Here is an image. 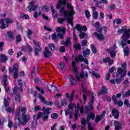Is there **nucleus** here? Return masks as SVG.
I'll list each match as a JSON object with an SVG mask.
<instances>
[{"label": "nucleus", "mask_w": 130, "mask_h": 130, "mask_svg": "<svg viewBox=\"0 0 130 130\" xmlns=\"http://www.w3.org/2000/svg\"><path fill=\"white\" fill-rule=\"evenodd\" d=\"M66 4H67L66 0H59V3L56 6V9H59L60 8V12L62 14L64 18L67 19L68 23L73 27L74 26L73 20H74V16L76 15V12H75L73 6L70 3L67 4V8L69 11L64 10V6H66Z\"/></svg>", "instance_id": "1"}, {"label": "nucleus", "mask_w": 130, "mask_h": 130, "mask_svg": "<svg viewBox=\"0 0 130 130\" xmlns=\"http://www.w3.org/2000/svg\"><path fill=\"white\" fill-rule=\"evenodd\" d=\"M27 112V108L25 107H18L16 110V117L17 118L20 124H23L25 125L27 124L28 120L30 119L29 115H25Z\"/></svg>", "instance_id": "2"}, {"label": "nucleus", "mask_w": 130, "mask_h": 130, "mask_svg": "<svg viewBox=\"0 0 130 130\" xmlns=\"http://www.w3.org/2000/svg\"><path fill=\"white\" fill-rule=\"evenodd\" d=\"M117 35L123 34L121 38L122 41H121V44L123 48L124 46H126L127 44H130V40H128L130 39V28L126 26H123L117 31Z\"/></svg>", "instance_id": "3"}, {"label": "nucleus", "mask_w": 130, "mask_h": 130, "mask_svg": "<svg viewBox=\"0 0 130 130\" xmlns=\"http://www.w3.org/2000/svg\"><path fill=\"white\" fill-rule=\"evenodd\" d=\"M81 87L82 88V90L84 93L83 96L84 102H86L87 96H88L89 94H91L90 101L88 103V106L85 107V113H87V112L93 109V103H94V95L92 93H91V92L87 91V90H86V87H85V85L81 84Z\"/></svg>", "instance_id": "4"}, {"label": "nucleus", "mask_w": 130, "mask_h": 130, "mask_svg": "<svg viewBox=\"0 0 130 130\" xmlns=\"http://www.w3.org/2000/svg\"><path fill=\"white\" fill-rule=\"evenodd\" d=\"M97 31L99 33L102 34L94 32L93 34V36H95V37L98 38V40H104L105 37H104L103 34H105V32L107 31V27H106V26H103V27L100 28Z\"/></svg>", "instance_id": "5"}, {"label": "nucleus", "mask_w": 130, "mask_h": 130, "mask_svg": "<svg viewBox=\"0 0 130 130\" xmlns=\"http://www.w3.org/2000/svg\"><path fill=\"white\" fill-rule=\"evenodd\" d=\"M13 22H14V21L12 19V18L9 17H7L4 19L0 20L1 29H6V28H8V27H9L10 25V24H12Z\"/></svg>", "instance_id": "6"}, {"label": "nucleus", "mask_w": 130, "mask_h": 130, "mask_svg": "<svg viewBox=\"0 0 130 130\" xmlns=\"http://www.w3.org/2000/svg\"><path fill=\"white\" fill-rule=\"evenodd\" d=\"M117 72L118 73H114V78H117V77H119L120 76V78L121 80H122L123 78L125 76V75H126V70L122 69V68L119 67L118 68Z\"/></svg>", "instance_id": "7"}, {"label": "nucleus", "mask_w": 130, "mask_h": 130, "mask_svg": "<svg viewBox=\"0 0 130 130\" xmlns=\"http://www.w3.org/2000/svg\"><path fill=\"white\" fill-rule=\"evenodd\" d=\"M41 117L42 118L43 120H47V119H48V115H47V114H45L44 113L40 112L38 113L37 116H34L33 119L36 121Z\"/></svg>", "instance_id": "8"}, {"label": "nucleus", "mask_w": 130, "mask_h": 130, "mask_svg": "<svg viewBox=\"0 0 130 130\" xmlns=\"http://www.w3.org/2000/svg\"><path fill=\"white\" fill-rule=\"evenodd\" d=\"M116 45L115 44L113 46V48H110L107 50V52L109 53L110 57L111 58H114L115 56H116Z\"/></svg>", "instance_id": "9"}, {"label": "nucleus", "mask_w": 130, "mask_h": 130, "mask_svg": "<svg viewBox=\"0 0 130 130\" xmlns=\"http://www.w3.org/2000/svg\"><path fill=\"white\" fill-rule=\"evenodd\" d=\"M56 31L58 33L57 35V37L61 39H63V34H64V32H66V29L64 27H58Z\"/></svg>", "instance_id": "10"}, {"label": "nucleus", "mask_w": 130, "mask_h": 130, "mask_svg": "<svg viewBox=\"0 0 130 130\" xmlns=\"http://www.w3.org/2000/svg\"><path fill=\"white\" fill-rule=\"evenodd\" d=\"M75 60L76 62H79V60L80 62H84L86 64H89V60L87 58L84 59V56L82 55H79L78 58L76 57Z\"/></svg>", "instance_id": "11"}, {"label": "nucleus", "mask_w": 130, "mask_h": 130, "mask_svg": "<svg viewBox=\"0 0 130 130\" xmlns=\"http://www.w3.org/2000/svg\"><path fill=\"white\" fill-rule=\"evenodd\" d=\"M39 98L40 99L41 101L43 102L44 104H46V105H49V106H52V104H53V103L52 102H47V101H45V98L42 96V94L39 93Z\"/></svg>", "instance_id": "12"}, {"label": "nucleus", "mask_w": 130, "mask_h": 130, "mask_svg": "<svg viewBox=\"0 0 130 130\" xmlns=\"http://www.w3.org/2000/svg\"><path fill=\"white\" fill-rule=\"evenodd\" d=\"M13 91L14 92V97L15 101L16 102L20 103V102H21V97L20 96V94L17 93V91H18V87H15L13 89Z\"/></svg>", "instance_id": "13"}, {"label": "nucleus", "mask_w": 130, "mask_h": 130, "mask_svg": "<svg viewBox=\"0 0 130 130\" xmlns=\"http://www.w3.org/2000/svg\"><path fill=\"white\" fill-rule=\"evenodd\" d=\"M80 76L76 75V80L78 82H81L82 81V79H84V78H87L88 77V74L87 72H81L80 74Z\"/></svg>", "instance_id": "14"}, {"label": "nucleus", "mask_w": 130, "mask_h": 130, "mask_svg": "<svg viewBox=\"0 0 130 130\" xmlns=\"http://www.w3.org/2000/svg\"><path fill=\"white\" fill-rule=\"evenodd\" d=\"M34 1H31L29 3L30 5L27 7V11L28 12H32V11H35L37 9V6L34 5Z\"/></svg>", "instance_id": "15"}, {"label": "nucleus", "mask_w": 130, "mask_h": 130, "mask_svg": "<svg viewBox=\"0 0 130 130\" xmlns=\"http://www.w3.org/2000/svg\"><path fill=\"white\" fill-rule=\"evenodd\" d=\"M34 43L35 44V45H36V49H35V53L36 55H38L39 53V51H41V48L40 47V44H39V43L38 42H37L35 40L33 41Z\"/></svg>", "instance_id": "16"}, {"label": "nucleus", "mask_w": 130, "mask_h": 130, "mask_svg": "<svg viewBox=\"0 0 130 130\" xmlns=\"http://www.w3.org/2000/svg\"><path fill=\"white\" fill-rule=\"evenodd\" d=\"M19 66H18V64H15L13 66V73H14V78L15 79L18 78V69Z\"/></svg>", "instance_id": "17"}, {"label": "nucleus", "mask_w": 130, "mask_h": 130, "mask_svg": "<svg viewBox=\"0 0 130 130\" xmlns=\"http://www.w3.org/2000/svg\"><path fill=\"white\" fill-rule=\"evenodd\" d=\"M112 114L115 119H117L118 118V116H119V112L116 109H113Z\"/></svg>", "instance_id": "18"}, {"label": "nucleus", "mask_w": 130, "mask_h": 130, "mask_svg": "<svg viewBox=\"0 0 130 130\" xmlns=\"http://www.w3.org/2000/svg\"><path fill=\"white\" fill-rule=\"evenodd\" d=\"M4 87L6 91V92H10V88L7 86V82L8 81V78L7 77V76L5 75L4 76Z\"/></svg>", "instance_id": "19"}, {"label": "nucleus", "mask_w": 130, "mask_h": 130, "mask_svg": "<svg viewBox=\"0 0 130 130\" xmlns=\"http://www.w3.org/2000/svg\"><path fill=\"white\" fill-rule=\"evenodd\" d=\"M121 82H122V80L119 78L111 79L110 80V83H111L112 85H114V84H120Z\"/></svg>", "instance_id": "20"}, {"label": "nucleus", "mask_w": 130, "mask_h": 130, "mask_svg": "<svg viewBox=\"0 0 130 130\" xmlns=\"http://www.w3.org/2000/svg\"><path fill=\"white\" fill-rule=\"evenodd\" d=\"M70 85H71V86H75L77 85V80H76L75 77H74L73 76H70Z\"/></svg>", "instance_id": "21"}, {"label": "nucleus", "mask_w": 130, "mask_h": 130, "mask_svg": "<svg viewBox=\"0 0 130 130\" xmlns=\"http://www.w3.org/2000/svg\"><path fill=\"white\" fill-rule=\"evenodd\" d=\"M105 111H103L100 116H98L95 119V122H99V121H100V120H101V119H102L103 117L105 116Z\"/></svg>", "instance_id": "22"}, {"label": "nucleus", "mask_w": 130, "mask_h": 130, "mask_svg": "<svg viewBox=\"0 0 130 130\" xmlns=\"http://www.w3.org/2000/svg\"><path fill=\"white\" fill-rule=\"evenodd\" d=\"M79 110H80V105L78 104L75 108V114L74 115L75 119H76V120L78 119V117L79 116Z\"/></svg>", "instance_id": "23"}, {"label": "nucleus", "mask_w": 130, "mask_h": 130, "mask_svg": "<svg viewBox=\"0 0 130 130\" xmlns=\"http://www.w3.org/2000/svg\"><path fill=\"white\" fill-rule=\"evenodd\" d=\"M114 123L115 126V130H119L121 129V124L120 123L117 121H114Z\"/></svg>", "instance_id": "24"}, {"label": "nucleus", "mask_w": 130, "mask_h": 130, "mask_svg": "<svg viewBox=\"0 0 130 130\" xmlns=\"http://www.w3.org/2000/svg\"><path fill=\"white\" fill-rule=\"evenodd\" d=\"M123 52H124V56L125 57H127L128 56V55H129V47H128V46H126L125 47L124 49H123Z\"/></svg>", "instance_id": "25"}, {"label": "nucleus", "mask_w": 130, "mask_h": 130, "mask_svg": "<svg viewBox=\"0 0 130 130\" xmlns=\"http://www.w3.org/2000/svg\"><path fill=\"white\" fill-rule=\"evenodd\" d=\"M45 57H49L50 55H51V52L48 49V48L45 47V52L44 54Z\"/></svg>", "instance_id": "26"}, {"label": "nucleus", "mask_w": 130, "mask_h": 130, "mask_svg": "<svg viewBox=\"0 0 130 130\" xmlns=\"http://www.w3.org/2000/svg\"><path fill=\"white\" fill-rule=\"evenodd\" d=\"M103 62H109V66H111L112 64H113V60L110 59V57L105 58L103 59Z\"/></svg>", "instance_id": "27"}, {"label": "nucleus", "mask_w": 130, "mask_h": 130, "mask_svg": "<svg viewBox=\"0 0 130 130\" xmlns=\"http://www.w3.org/2000/svg\"><path fill=\"white\" fill-rule=\"evenodd\" d=\"M7 61V56L2 54L0 55V62H5Z\"/></svg>", "instance_id": "28"}, {"label": "nucleus", "mask_w": 130, "mask_h": 130, "mask_svg": "<svg viewBox=\"0 0 130 130\" xmlns=\"http://www.w3.org/2000/svg\"><path fill=\"white\" fill-rule=\"evenodd\" d=\"M47 89L50 92H51V91H53V92H56V87L54 86V85L47 86Z\"/></svg>", "instance_id": "29"}, {"label": "nucleus", "mask_w": 130, "mask_h": 130, "mask_svg": "<svg viewBox=\"0 0 130 130\" xmlns=\"http://www.w3.org/2000/svg\"><path fill=\"white\" fill-rule=\"evenodd\" d=\"M51 11L53 15V18H56V17H57V14L55 13V10H54V8L53 5H51Z\"/></svg>", "instance_id": "30"}, {"label": "nucleus", "mask_w": 130, "mask_h": 130, "mask_svg": "<svg viewBox=\"0 0 130 130\" xmlns=\"http://www.w3.org/2000/svg\"><path fill=\"white\" fill-rule=\"evenodd\" d=\"M90 53H91V51L89 49H87L83 51V54L84 57H86L87 55H89Z\"/></svg>", "instance_id": "31"}, {"label": "nucleus", "mask_w": 130, "mask_h": 130, "mask_svg": "<svg viewBox=\"0 0 130 130\" xmlns=\"http://www.w3.org/2000/svg\"><path fill=\"white\" fill-rule=\"evenodd\" d=\"M72 66L73 67L74 72H75L76 74H78V69L77 68V67H76V62L74 61H72Z\"/></svg>", "instance_id": "32"}, {"label": "nucleus", "mask_w": 130, "mask_h": 130, "mask_svg": "<svg viewBox=\"0 0 130 130\" xmlns=\"http://www.w3.org/2000/svg\"><path fill=\"white\" fill-rule=\"evenodd\" d=\"M87 120H89V119H95V114H94V113L89 114L87 117Z\"/></svg>", "instance_id": "33"}, {"label": "nucleus", "mask_w": 130, "mask_h": 130, "mask_svg": "<svg viewBox=\"0 0 130 130\" xmlns=\"http://www.w3.org/2000/svg\"><path fill=\"white\" fill-rule=\"evenodd\" d=\"M93 18L95 20H98V18L99 17V14L97 11H94L92 14Z\"/></svg>", "instance_id": "34"}, {"label": "nucleus", "mask_w": 130, "mask_h": 130, "mask_svg": "<svg viewBox=\"0 0 130 130\" xmlns=\"http://www.w3.org/2000/svg\"><path fill=\"white\" fill-rule=\"evenodd\" d=\"M122 23V20L120 18H117L114 20V23L116 25H120V24H121Z\"/></svg>", "instance_id": "35"}, {"label": "nucleus", "mask_w": 130, "mask_h": 130, "mask_svg": "<svg viewBox=\"0 0 130 130\" xmlns=\"http://www.w3.org/2000/svg\"><path fill=\"white\" fill-rule=\"evenodd\" d=\"M90 47L91 48V51H92L93 53H94L95 54L97 52V49L93 44H91Z\"/></svg>", "instance_id": "36"}, {"label": "nucleus", "mask_w": 130, "mask_h": 130, "mask_svg": "<svg viewBox=\"0 0 130 130\" xmlns=\"http://www.w3.org/2000/svg\"><path fill=\"white\" fill-rule=\"evenodd\" d=\"M70 43H71V38H68L65 42H61V44H64L66 46H68Z\"/></svg>", "instance_id": "37"}, {"label": "nucleus", "mask_w": 130, "mask_h": 130, "mask_svg": "<svg viewBox=\"0 0 130 130\" xmlns=\"http://www.w3.org/2000/svg\"><path fill=\"white\" fill-rule=\"evenodd\" d=\"M9 101H10V99L8 97L7 99H4V104L5 107L9 106Z\"/></svg>", "instance_id": "38"}, {"label": "nucleus", "mask_w": 130, "mask_h": 130, "mask_svg": "<svg viewBox=\"0 0 130 130\" xmlns=\"http://www.w3.org/2000/svg\"><path fill=\"white\" fill-rule=\"evenodd\" d=\"M64 66H66V64L63 62H60L59 64H58V70H62V69L64 68Z\"/></svg>", "instance_id": "39"}, {"label": "nucleus", "mask_w": 130, "mask_h": 130, "mask_svg": "<svg viewBox=\"0 0 130 130\" xmlns=\"http://www.w3.org/2000/svg\"><path fill=\"white\" fill-rule=\"evenodd\" d=\"M85 15L87 19H90L91 17V14H90V12L88 10H86L85 11Z\"/></svg>", "instance_id": "40"}, {"label": "nucleus", "mask_w": 130, "mask_h": 130, "mask_svg": "<svg viewBox=\"0 0 130 130\" xmlns=\"http://www.w3.org/2000/svg\"><path fill=\"white\" fill-rule=\"evenodd\" d=\"M20 18L21 19H25V20H28V19H29V16L26 14H23L20 15Z\"/></svg>", "instance_id": "41"}, {"label": "nucleus", "mask_w": 130, "mask_h": 130, "mask_svg": "<svg viewBox=\"0 0 130 130\" xmlns=\"http://www.w3.org/2000/svg\"><path fill=\"white\" fill-rule=\"evenodd\" d=\"M49 49L52 50V51H53L54 49H55V46H54V44H49L48 45Z\"/></svg>", "instance_id": "42"}, {"label": "nucleus", "mask_w": 130, "mask_h": 130, "mask_svg": "<svg viewBox=\"0 0 130 130\" xmlns=\"http://www.w3.org/2000/svg\"><path fill=\"white\" fill-rule=\"evenodd\" d=\"M35 106V112H37V111H39V110H41V107L38 105H34Z\"/></svg>", "instance_id": "43"}, {"label": "nucleus", "mask_w": 130, "mask_h": 130, "mask_svg": "<svg viewBox=\"0 0 130 130\" xmlns=\"http://www.w3.org/2000/svg\"><path fill=\"white\" fill-rule=\"evenodd\" d=\"M82 25L80 24H77L75 26V28L79 31L80 32H82Z\"/></svg>", "instance_id": "44"}, {"label": "nucleus", "mask_w": 130, "mask_h": 130, "mask_svg": "<svg viewBox=\"0 0 130 130\" xmlns=\"http://www.w3.org/2000/svg\"><path fill=\"white\" fill-rule=\"evenodd\" d=\"M51 117L53 119H56L58 117V115L57 113H53L51 115Z\"/></svg>", "instance_id": "45"}, {"label": "nucleus", "mask_w": 130, "mask_h": 130, "mask_svg": "<svg viewBox=\"0 0 130 130\" xmlns=\"http://www.w3.org/2000/svg\"><path fill=\"white\" fill-rule=\"evenodd\" d=\"M74 96H75V91H73L70 95V97L68 98L70 101H72L74 99Z\"/></svg>", "instance_id": "46"}, {"label": "nucleus", "mask_w": 130, "mask_h": 130, "mask_svg": "<svg viewBox=\"0 0 130 130\" xmlns=\"http://www.w3.org/2000/svg\"><path fill=\"white\" fill-rule=\"evenodd\" d=\"M50 111H51V109L47 108L45 109L44 113L48 115L50 113Z\"/></svg>", "instance_id": "47"}, {"label": "nucleus", "mask_w": 130, "mask_h": 130, "mask_svg": "<svg viewBox=\"0 0 130 130\" xmlns=\"http://www.w3.org/2000/svg\"><path fill=\"white\" fill-rule=\"evenodd\" d=\"M107 91L108 90L105 87H103L102 89L101 94H105V93H107Z\"/></svg>", "instance_id": "48"}, {"label": "nucleus", "mask_w": 130, "mask_h": 130, "mask_svg": "<svg viewBox=\"0 0 130 130\" xmlns=\"http://www.w3.org/2000/svg\"><path fill=\"white\" fill-rule=\"evenodd\" d=\"M8 127H9V128H11V127H12V126H13V121H12V120H11V119L9 118L8 119Z\"/></svg>", "instance_id": "49"}, {"label": "nucleus", "mask_w": 130, "mask_h": 130, "mask_svg": "<svg viewBox=\"0 0 130 130\" xmlns=\"http://www.w3.org/2000/svg\"><path fill=\"white\" fill-rule=\"evenodd\" d=\"M41 15V12L40 11L39 13L37 12H35L34 14V18H37L38 17H39Z\"/></svg>", "instance_id": "50"}, {"label": "nucleus", "mask_w": 130, "mask_h": 130, "mask_svg": "<svg viewBox=\"0 0 130 130\" xmlns=\"http://www.w3.org/2000/svg\"><path fill=\"white\" fill-rule=\"evenodd\" d=\"M121 67H120V68H122L123 70H126V62H124L122 63L121 64Z\"/></svg>", "instance_id": "51"}, {"label": "nucleus", "mask_w": 130, "mask_h": 130, "mask_svg": "<svg viewBox=\"0 0 130 130\" xmlns=\"http://www.w3.org/2000/svg\"><path fill=\"white\" fill-rule=\"evenodd\" d=\"M112 100H113V101L114 102V104H115V105H116V104H117V100H116V96L114 95H113L112 98Z\"/></svg>", "instance_id": "52"}, {"label": "nucleus", "mask_w": 130, "mask_h": 130, "mask_svg": "<svg viewBox=\"0 0 130 130\" xmlns=\"http://www.w3.org/2000/svg\"><path fill=\"white\" fill-rule=\"evenodd\" d=\"M16 43H18V42H20V41H21L22 40L21 39V36H20L19 35H18L16 36Z\"/></svg>", "instance_id": "53"}, {"label": "nucleus", "mask_w": 130, "mask_h": 130, "mask_svg": "<svg viewBox=\"0 0 130 130\" xmlns=\"http://www.w3.org/2000/svg\"><path fill=\"white\" fill-rule=\"evenodd\" d=\"M85 35H86V33L84 32H81L79 35L80 38H81V39L85 38Z\"/></svg>", "instance_id": "54"}, {"label": "nucleus", "mask_w": 130, "mask_h": 130, "mask_svg": "<svg viewBox=\"0 0 130 130\" xmlns=\"http://www.w3.org/2000/svg\"><path fill=\"white\" fill-rule=\"evenodd\" d=\"M105 17V15L103 12H100V20H103V19Z\"/></svg>", "instance_id": "55"}, {"label": "nucleus", "mask_w": 130, "mask_h": 130, "mask_svg": "<svg viewBox=\"0 0 130 130\" xmlns=\"http://www.w3.org/2000/svg\"><path fill=\"white\" fill-rule=\"evenodd\" d=\"M124 104L127 107H129V101L128 100H125L124 101Z\"/></svg>", "instance_id": "56"}, {"label": "nucleus", "mask_w": 130, "mask_h": 130, "mask_svg": "<svg viewBox=\"0 0 130 130\" xmlns=\"http://www.w3.org/2000/svg\"><path fill=\"white\" fill-rule=\"evenodd\" d=\"M74 107H76V105L72 103H70L68 106V108L69 109H73Z\"/></svg>", "instance_id": "57"}, {"label": "nucleus", "mask_w": 130, "mask_h": 130, "mask_svg": "<svg viewBox=\"0 0 130 130\" xmlns=\"http://www.w3.org/2000/svg\"><path fill=\"white\" fill-rule=\"evenodd\" d=\"M74 48L75 49H81V45L80 44H75L74 45Z\"/></svg>", "instance_id": "58"}, {"label": "nucleus", "mask_w": 130, "mask_h": 130, "mask_svg": "<svg viewBox=\"0 0 130 130\" xmlns=\"http://www.w3.org/2000/svg\"><path fill=\"white\" fill-rule=\"evenodd\" d=\"M6 110L8 112H9V113H12V112H14V109H12L11 107L7 108Z\"/></svg>", "instance_id": "59"}, {"label": "nucleus", "mask_w": 130, "mask_h": 130, "mask_svg": "<svg viewBox=\"0 0 130 130\" xmlns=\"http://www.w3.org/2000/svg\"><path fill=\"white\" fill-rule=\"evenodd\" d=\"M92 76L93 77H95V78H96V79H98L100 78V76L99 75V74L96 73L95 72H92Z\"/></svg>", "instance_id": "60"}, {"label": "nucleus", "mask_w": 130, "mask_h": 130, "mask_svg": "<svg viewBox=\"0 0 130 130\" xmlns=\"http://www.w3.org/2000/svg\"><path fill=\"white\" fill-rule=\"evenodd\" d=\"M36 89H38V91H40L41 92V93H42V94H44L45 91L43 89L39 88V87H38V86H36Z\"/></svg>", "instance_id": "61"}, {"label": "nucleus", "mask_w": 130, "mask_h": 130, "mask_svg": "<svg viewBox=\"0 0 130 130\" xmlns=\"http://www.w3.org/2000/svg\"><path fill=\"white\" fill-rule=\"evenodd\" d=\"M130 96V90L127 91L125 93L123 97H129Z\"/></svg>", "instance_id": "62"}, {"label": "nucleus", "mask_w": 130, "mask_h": 130, "mask_svg": "<svg viewBox=\"0 0 130 130\" xmlns=\"http://www.w3.org/2000/svg\"><path fill=\"white\" fill-rule=\"evenodd\" d=\"M115 71V67H113L109 69V73H113Z\"/></svg>", "instance_id": "63"}, {"label": "nucleus", "mask_w": 130, "mask_h": 130, "mask_svg": "<svg viewBox=\"0 0 130 130\" xmlns=\"http://www.w3.org/2000/svg\"><path fill=\"white\" fill-rule=\"evenodd\" d=\"M61 104L64 106V105H67V100L63 99L61 100Z\"/></svg>", "instance_id": "64"}]
</instances>
